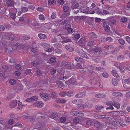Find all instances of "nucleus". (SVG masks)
<instances>
[{
    "label": "nucleus",
    "instance_id": "1",
    "mask_svg": "<svg viewBox=\"0 0 130 130\" xmlns=\"http://www.w3.org/2000/svg\"><path fill=\"white\" fill-rule=\"evenodd\" d=\"M76 52L79 56L84 58L89 59L91 57L90 54L86 53L82 49L77 48Z\"/></svg>",
    "mask_w": 130,
    "mask_h": 130
},
{
    "label": "nucleus",
    "instance_id": "2",
    "mask_svg": "<svg viewBox=\"0 0 130 130\" xmlns=\"http://www.w3.org/2000/svg\"><path fill=\"white\" fill-rule=\"evenodd\" d=\"M81 124L86 127H89L91 124V121L88 119L82 120Z\"/></svg>",
    "mask_w": 130,
    "mask_h": 130
},
{
    "label": "nucleus",
    "instance_id": "3",
    "mask_svg": "<svg viewBox=\"0 0 130 130\" xmlns=\"http://www.w3.org/2000/svg\"><path fill=\"white\" fill-rule=\"evenodd\" d=\"M34 107L37 108H41L44 105L43 102L41 101H38L35 102L33 104Z\"/></svg>",
    "mask_w": 130,
    "mask_h": 130
},
{
    "label": "nucleus",
    "instance_id": "4",
    "mask_svg": "<svg viewBox=\"0 0 130 130\" xmlns=\"http://www.w3.org/2000/svg\"><path fill=\"white\" fill-rule=\"evenodd\" d=\"M38 96H34L31 97L30 98H28L26 100V101L28 102H33L35 101L38 100Z\"/></svg>",
    "mask_w": 130,
    "mask_h": 130
},
{
    "label": "nucleus",
    "instance_id": "5",
    "mask_svg": "<svg viewBox=\"0 0 130 130\" xmlns=\"http://www.w3.org/2000/svg\"><path fill=\"white\" fill-rule=\"evenodd\" d=\"M61 64L65 67L68 69H71V64L69 62L63 61L61 62Z\"/></svg>",
    "mask_w": 130,
    "mask_h": 130
},
{
    "label": "nucleus",
    "instance_id": "6",
    "mask_svg": "<svg viewBox=\"0 0 130 130\" xmlns=\"http://www.w3.org/2000/svg\"><path fill=\"white\" fill-rule=\"evenodd\" d=\"M17 104V101L13 100L10 102L9 104V107L10 108H13L16 106Z\"/></svg>",
    "mask_w": 130,
    "mask_h": 130
},
{
    "label": "nucleus",
    "instance_id": "7",
    "mask_svg": "<svg viewBox=\"0 0 130 130\" xmlns=\"http://www.w3.org/2000/svg\"><path fill=\"white\" fill-rule=\"evenodd\" d=\"M8 36L10 40H13L16 39V35L12 33L9 32L8 34Z\"/></svg>",
    "mask_w": 130,
    "mask_h": 130
},
{
    "label": "nucleus",
    "instance_id": "8",
    "mask_svg": "<svg viewBox=\"0 0 130 130\" xmlns=\"http://www.w3.org/2000/svg\"><path fill=\"white\" fill-rule=\"evenodd\" d=\"M86 41V40L85 38L84 37H82L79 40L77 43L79 45L81 46L82 44H84L85 43Z\"/></svg>",
    "mask_w": 130,
    "mask_h": 130
},
{
    "label": "nucleus",
    "instance_id": "9",
    "mask_svg": "<svg viewBox=\"0 0 130 130\" xmlns=\"http://www.w3.org/2000/svg\"><path fill=\"white\" fill-rule=\"evenodd\" d=\"M104 108V106L101 105H96L95 106V108L96 110L101 112H102Z\"/></svg>",
    "mask_w": 130,
    "mask_h": 130
},
{
    "label": "nucleus",
    "instance_id": "10",
    "mask_svg": "<svg viewBox=\"0 0 130 130\" xmlns=\"http://www.w3.org/2000/svg\"><path fill=\"white\" fill-rule=\"evenodd\" d=\"M103 27L105 28V30L106 31H108L110 30L109 24L107 22H104L103 24Z\"/></svg>",
    "mask_w": 130,
    "mask_h": 130
},
{
    "label": "nucleus",
    "instance_id": "11",
    "mask_svg": "<svg viewBox=\"0 0 130 130\" xmlns=\"http://www.w3.org/2000/svg\"><path fill=\"white\" fill-rule=\"evenodd\" d=\"M62 39L63 40L62 42L63 43H65L69 42H71V40L68 37H61Z\"/></svg>",
    "mask_w": 130,
    "mask_h": 130
},
{
    "label": "nucleus",
    "instance_id": "12",
    "mask_svg": "<svg viewBox=\"0 0 130 130\" xmlns=\"http://www.w3.org/2000/svg\"><path fill=\"white\" fill-rule=\"evenodd\" d=\"M86 91H84L83 92H79L76 94L75 97L77 98H82L85 95Z\"/></svg>",
    "mask_w": 130,
    "mask_h": 130
},
{
    "label": "nucleus",
    "instance_id": "13",
    "mask_svg": "<svg viewBox=\"0 0 130 130\" xmlns=\"http://www.w3.org/2000/svg\"><path fill=\"white\" fill-rule=\"evenodd\" d=\"M65 48L68 51L70 52H73L74 50V48L73 46L70 45H66Z\"/></svg>",
    "mask_w": 130,
    "mask_h": 130
},
{
    "label": "nucleus",
    "instance_id": "14",
    "mask_svg": "<svg viewBox=\"0 0 130 130\" xmlns=\"http://www.w3.org/2000/svg\"><path fill=\"white\" fill-rule=\"evenodd\" d=\"M79 10L82 12L85 13L86 14H88L89 12L87 11V8L85 7H81L79 8Z\"/></svg>",
    "mask_w": 130,
    "mask_h": 130
},
{
    "label": "nucleus",
    "instance_id": "15",
    "mask_svg": "<svg viewBox=\"0 0 130 130\" xmlns=\"http://www.w3.org/2000/svg\"><path fill=\"white\" fill-rule=\"evenodd\" d=\"M36 75L38 77L40 76L43 74V72L38 68H36Z\"/></svg>",
    "mask_w": 130,
    "mask_h": 130
},
{
    "label": "nucleus",
    "instance_id": "16",
    "mask_svg": "<svg viewBox=\"0 0 130 130\" xmlns=\"http://www.w3.org/2000/svg\"><path fill=\"white\" fill-rule=\"evenodd\" d=\"M23 86L22 85L17 86L15 88V90L17 92H19L21 91L23 89Z\"/></svg>",
    "mask_w": 130,
    "mask_h": 130
},
{
    "label": "nucleus",
    "instance_id": "17",
    "mask_svg": "<svg viewBox=\"0 0 130 130\" xmlns=\"http://www.w3.org/2000/svg\"><path fill=\"white\" fill-rule=\"evenodd\" d=\"M95 10V11L96 13L98 15H102L103 13L102 11L100 10V9L98 8V7H96L95 9H94Z\"/></svg>",
    "mask_w": 130,
    "mask_h": 130
},
{
    "label": "nucleus",
    "instance_id": "18",
    "mask_svg": "<svg viewBox=\"0 0 130 130\" xmlns=\"http://www.w3.org/2000/svg\"><path fill=\"white\" fill-rule=\"evenodd\" d=\"M112 95L118 97L122 96V94L120 92H114L112 93Z\"/></svg>",
    "mask_w": 130,
    "mask_h": 130
},
{
    "label": "nucleus",
    "instance_id": "19",
    "mask_svg": "<svg viewBox=\"0 0 130 130\" xmlns=\"http://www.w3.org/2000/svg\"><path fill=\"white\" fill-rule=\"evenodd\" d=\"M56 84L58 87L59 88H63L64 87V85L61 82L58 81L56 82Z\"/></svg>",
    "mask_w": 130,
    "mask_h": 130
},
{
    "label": "nucleus",
    "instance_id": "20",
    "mask_svg": "<svg viewBox=\"0 0 130 130\" xmlns=\"http://www.w3.org/2000/svg\"><path fill=\"white\" fill-rule=\"evenodd\" d=\"M75 60L78 62H81L84 61V60L82 58L79 57H76L75 58Z\"/></svg>",
    "mask_w": 130,
    "mask_h": 130
},
{
    "label": "nucleus",
    "instance_id": "21",
    "mask_svg": "<svg viewBox=\"0 0 130 130\" xmlns=\"http://www.w3.org/2000/svg\"><path fill=\"white\" fill-rule=\"evenodd\" d=\"M95 96L97 98H104L106 97V95L104 94H98Z\"/></svg>",
    "mask_w": 130,
    "mask_h": 130
},
{
    "label": "nucleus",
    "instance_id": "22",
    "mask_svg": "<svg viewBox=\"0 0 130 130\" xmlns=\"http://www.w3.org/2000/svg\"><path fill=\"white\" fill-rule=\"evenodd\" d=\"M56 101L58 103H64L66 102V101L64 99L57 98L56 99Z\"/></svg>",
    "mask_w": 130,
    "mask_h": 130
},
{
    "label": "nucleus",
    "instance_id": "23",
    "mask_svg": "<svg viewBox=\"0 0 130 130\" xmlns=\"http://www.w3.org/2000/svg\"><path fill=\"white\" fill-rule=\"evenodd\" d=\"M38 36L40 39H44L47 38V36L41 33H39L38 34Z\"/></svg>",
    "mask_w": 130,
    "mask_h": 130
},
{
    "label": "nucleus",
    "instance_id": "24",
    "mask_svg": "<svg viewBox=\"0 0 130 130\" xmlns=\"http://www.w3.org/2000/svg\"><path fill=\"white\" fill-rule=\"evenodd\" d=\"M27 18V16L25 15H24L22 17L20 18L19 20L21 22H22L23 21H26L27 20L26 19Z\"/></svg>",
    "mask_w": 130,
    "mask_h": 130
},
{
    "label": "nucleus",
    "instance_id": "25",
    "mask_svg": "<svg viewBox=\"0 0 130 130\" xmlns=\"http://www.w3.org/2000/svg\"><path fill=\"white\" fill-rule=\"evenodd\" d=\"M69 78V76L67 75H66L65 76H63L62 77H60V79L64 80L65 82L66 81L67 82L68 80V79Z\"/></svg>",
    "mask_w": 130,
    "mask_h": 130
},
{
    "label": "nucleus",
    "instance_id": "26",
    "mask_svg": "<svg viewBox=\"0 0 130 130\" xmlns=\"http://www.w3.org/2000/svg\"><path fill=\"white\" fill-rule=\"evenodd\" d=\"M89 37L91 38H95L97 37V36L93 32L90 33L88 34Z\"/></svg>",
    "mask_w": 130,
    "mask_h": 130
},
{
    "label": "nucleus",
    "instance_id": "27",
    "mask_svg": "<svg viewBox=\"0 0 130 130\" xmlns=\"http://www.w3.org/2000/svg\"><path fill=\"white\" fill-rule=\"evenodd\" d=\"M58 71L60 74L61 75L60 77H62L63 76H64V71L63 69L61 68L59 69Z\"/></svg>",
    "mask_w": 130,
    "mask_h": 130
},
{
    "label": "nucleus",
    "instance_id": "28",
    "mask_svg": "<svg viewBox=\"0 0 130 130\" xmlns=\"http://www.w3.org/2000/svg\"><path fill=\"white\" fill-rule=\"evenodd\" d=\"M104 116L102 120L105 123L106 122H108V121H109L111 119L110 118L104 116Z\"/></svg>",
    "mask_w": 130,
    "mask_h": 130
},
{
    "label": "nucleus",
    "instance_id": "29",
    "mask_svg": "<svg viewBox=\"0 0 130 130\" xmlns=\"http://www.w3.org/2000/svg\"><path fill=\"white\" fill-rule=\"evenodd\" d=\"M79 4L77 3H74L72 4L71 8L72 9L77 8L79 7Z\"/></svg>",
    "mask_w": 130,
    "mask_h": 130
},
{
    "label": "nucleus",
    "instance_id": "30",
    "mask_svg": "<svg viewBox=\"0 0 130 130\" xmlns=\"http://www.w3.org/2000/svg\"><path fill=\"white\" fill-rule=\"evenodd\" d=\"M56 59L54 57H52L50 58L49 59L50 63H52L56 62Z\"/></svg>",
    "mask_w": 130,
    "mask_h": 130
},
{
    "label": "nucleus",
    "instance_id": "31",
    "mask_svg": "<svg viewBox=\"0 0 130 130\" xmlns=\"http://www.w3.org/2000/svg\"><path fill=\"white\" fill-rule=\"evenodd\" d=\"M104 48L108 50H111L114 48V46L112 45H105Z\"/></svg>",
    "mask_w": 130,
    "mask_h": 130
},
{
    "label": "nucleus",
    "instance_id": "32",
    "mask_svg": "<svg viewBox=\"0 0 130 130\" xmlns=\"http://www.w3.org/2000/svg\"><path fill=\"white\" fill-rule=\"evenodd\" d=\"M101 48L99 46L96 47L94 48V51L96 53L99 52L101 51Z\"/></svg>",
    "mask_w": 130,
    "mask_h": 130
},
{
    "label": "nucleus",
    "instance_id": "33",
    "mask_svg": "<svg viewBox=\"0 0 130 130\" xmlns=\"http://www.w3.org/2000/svg\"><path fill=\"white\" fill-rule=\"evenodd\" d=\"M94 125L97 128L100 127L102 126V124L99 121L95 122L94 123Z\"/></svg>",
    "mask_w": 130,
    "mask_h": 130
},
{
    "label": "nucleus",
    "instance_id": "34",
    "mask_svg": "<svg viewBox=\"0 0 130 130\" xmlns=\"http://www.w3.org/2000/svg\"><path fill=\"white\" fill-rule=\"evenodd\" d=\"M76 67L75 68L76 69H81L84 68V67H83L81 64L77 63L76 67Z\"/></svg>",
    "mask_w": 130,
    "mask_h": 130
},
{
    "label": "nucleus",
    "instance_id": "35",
    "mask_svg": "<svg viewBox=\"0 0 130 130\" xmlns=\"http://www.w3.org/2000/svg\"><path fill=\"white\" fill-rule=\"evenodd\" d=\"M79 112H77L75 111H72L70 112V114L73 116H77V114H78Z\"/></svg>",
    "mask_w": 130,
    "mask_h": 130
},
{
    "label": "nucleus",
    "instance_id": "36",
    "mask_svg": "<svg viewBox=\"0 0 130 130\" xmlns=\"http://www.w3.org/2000/svg\"><path fill=\"white\" fill-rule=\"evenodd\" d=\"M87 45L89 47H92L94 45V41L92 40L89 41L88 42Z\"/></svg>",
    "mask_w": 130,
    "mask_h": 130
},
{
    "label": "nucleus",
    "instance_id": "37",
    "mask_svg": "<svg viewBox=\"0 0 130 130\" xmlns=\"http://www.w3.org/2000/svg\"><path fill=\"white\" fill-rule=\"evenodd\" d=\"M111 73L113 76L116 77L118 76V74L116 71L115 70H112L111 71Z\"/></svg>",
    "mask_w": 130,
    "mask_h": 130
},
{
    "label": "nucleus",
    "instance_id": "38",
    "mask_svg": "<svg viewBox=\"0 0 130 130\" xmlns=\"http://www.w3.org/2000/svg\"><path fill=\"white\" fill-rule=\"evenodd\" d=\"M113 106L116 107L117 109L119 108L120 106L119 103L117 102H116L114 103H113Z\"/></svg>",
    "mask_w": 130,
    "mask_h": 130
},
{
    "label": "nucleus",
    "instance_id": "39",
    "mask_svg": "<svg viewBox=\"0 0 130 130\" xmlns=\"http://www.w3.org/2000/svg\"><path fill=\"white\" fill-rule=\"evenodd\" d=\"M66 94L67 96L70 97L73 95V92L72 91L70 90L67 92V93Z\"/></svg>",
    "mask_w": 130,
    "mask_h": 130
},
{
    "label": "nucleus",
    "instance_id": "40",
    "mask_svg": "<svg viewBox=\"0 0 130 130\" xmlns=\"http://www.w3.org/2000/svg\"><path fill=\"white\" fill-rule=\"evenodd\" d=\"M67 92L66 91H61L59 93V95L62 97L65 96Z\"/></svg>",
    "mask_w": 130,
    "mask_h": 130
},
{
    "label": "nucleus",
    "instance_id": "41",
    "mask_svg": "<svg viewBox=\"0 0 130 130\" xmlns=\"http://www.w3.org/2000/svg\"><path fill=\"white\" fill-rule=\"evenodd\" d=\"M54 47L58 48H61L62 46V45L61 44L58 43H55L54 44Z\"/></svg>",
    "mask_w": 130,
    "mask_h": 130
},
{
    "label": "nucleus",
    "instance_id": "42",
    "mask_svg": "<svg viewBox=\"0 0 130 130\" xmlns=\"http://www.w3.org/2000/svg\"><path fill=\"white\" fill-rule=\"evenodd\" d=\"M67 82H69L70 84H72L74 83L75 82V80L73 78H71L69 79Z\"/></svg>",
    "mask_w": 130,
    "mask_h": 130
},
{
    "label": "nucleus",
    "instance_id": "43",
    "mask_svg": "<svg viewBox=\"0 0 130 130\" xmlns=\"http://www.w3.org/2000/svg\"><path fill=\"white\" fill-rule=\"evenodd\" d=\"M112 84L114 86L117 85V81L116 78L112 79Z\"/></svg>",
    "mask_w": 130,
    "mask_h": 130
},
{
    "label": "nucleus",
    "instance_id": "44",
    "mask_svg": "<svg viewBox=\"0 0 130 130\" xmlns=\"http://www.w3.org/2000/svg\"><path fill=\"white\" fill-rule=\"evenodd\" d=\"M51 96L52 99H55L57 97V94L55 92H52L51 93Z\"/></svg>",
    "mask_w": 130,
    "mask_h": 130
},
{
    "label": "nucleus",
    "instance_id": "45",
    "mask_svg": "<svg viewBox=\"0 0 130 130\" xmlns=\"http://www.w3.org/2000/svg\"><path fill=\"white\" fill-rule=\"evenodd\" d=\"M69 9V7L68 6L65 5L63 8V10L64 11L66 12L68 11Z\"/></svg>",
    "mask_w": 130,
    "mask_h": 130
},
{
    "label": "nucleus",
    "instance_id": "46",
    "mask_svg": "<svg viewBox=\"0 0 130 130\" xmlns=\"http://www.w3.org/2000/svg\"><path fill=\"white\" fill-rule=\"evenodd\" d=\"M12 2L11 0H8L6 4L9 6H11L12 4Z\"/></svg>",
    "mask_w": 130,
    "mask_h": 130
},
{
    "label": "nucleus",
    "instance_id": "47",
    "mask_svg": "<svg viewBox=\"0 0 130 130\" xmlns=\"http://www.w3.org/2000/svg\"><path fill=\"white\" fill-rule=\"evenodd\" d=\"M103 76L105 78H107L109 76L108 73L106 72H104L102 74Z\"/></svg>",
    "mask_w": 130,
    "mask_h": 130
},
{
    "label": "nucleus",
    "instance_id": "48",
    "mask_svg": "<svg viewBox=\"0 0 130 130\" xmlns=\"http://www.w3.org/2000/svg\"><path fill=\"white\" fill-rule=\"evenodd\" d=\"M40 96L43 99L45 98L47 96L48 94L46 93V94L44 93H40Z\"/></svg>",
    "mask_w": 130,
    "mask_h": 130
},
{
    "label": "nucleus",
    "instance_id": "49",
    "mask_svg": "<svg viewBox=\"0 0 130 130\" xmlns=\"http://www.w3.org/2000/svg\"><path fill=\"white\" fill-rule=\"evenodd\" d=\"M14 122L13 119H10L8 121V124L10 125H12L14 123Z\"/></svg>",
    "mask_w": 130,
    "mask_h": 130
},
{
    "label": "nucleus",
    "instance_id": "50",
    "mask_svg": "<svg viewBox=\"0 0 130 130\" xmlns=\"http://www.w3.org/2000/svg\"><path fill=\"white\" fill-rule=\"evenodd\" d=\"M25 106V105H24L21 103H19L18 104V108L19 109H21L22 107H24Z\"/></svg>",
    "mask_w": 130,
    "mask_h": 130
},
{
    "label": "nucleus",
    "instance_id": "51",
    "mask_svg": "<svg viewBox=\"0 0 130 130\" xmlns=\"http://www.w3.org/2000/svg\"><path fill=\"white\" fill-rule=\"evenodd\" d=\"M56 71L55 69H52L50 70V72L51 74L54 75L56 72Z\"/></svg>",
    "mask_w": 130,
    "mask_h": 130
},
{
    "label": "nucleus",
    "instance_id": "52",
    "mask_svg": "<svg viewBox=\"0 0 130 130\" xmlns=\"http://www.w3.org/2000/svg\"><path fill=\"white\" fill-rule=\"evenodd\" d=\"M31 71L30 69H27L25 70L24 72V73L26 75L29 74L31 73Z\"/></svg>",
    "mask_w": 130,
    "mask_h": 130
},
{
    "label": "nucleus",
    "instance_id": "53",
    "mask_svg": "<svg viewBox=\"0 0 130 130\" xmlns=\"http://www.w3.org/2000/svg\"><path fill=\"white\" fill-rule=\"evenodd\" d=\"M69 33H72L74 32V30L73 29H72L71 27L70 28H69L66 29Z\"/></svg>",
    "mask_w": 130,
    "mask_h": 130
},
{
    "label": "nucleus",
    "instance_id": "54",
    "mask_svg": "<svg viewBox=\"0 0 130 130\" xmlns=\"http://www.w3.org/2000/svg\"><path fill=\"white\" fill-rule=\"evenodd\" d=\"M21 10L23 12H26L28 10V8L26 7H23L21 9Z\"/></svg>",
    "mask_w": 130,
    "mask_h": 130
},
{
    "label": "nucleus",
    "instance_id": "55",
    "mask_svg": "<svg viewBox=\"0 0 130 130\" xmlns=\"http://www.w3.org/2000/svg\"><path fill=\"white\" fill-rule=\"evenodd\" d=\"M55 52L56 53L60 54L61 53L62 50L59 48H57L54 50Z\"/></svg>",
    "mask_w": 130,
    "mask_h": 130
},
{
    "label": "nucleus",
    "instance_id": "56",
    "mask_svg": "<svg viewBox=\"0 0 130 130\" xmlns=\"http://www.w3.org/2000/svg\"><path fill=\"white\" fill-rule=\"evenodd\" d=\"M85 104L86 106L88 108H91L93 106V104L90 103H86Z\"/></svg>",
    "mask_w": 130,
    "mask_h": 130
},
{
    "label": "nucleus",
    "instance_id": "57",
    "mask_svg": "<svg viewBox=\"0 0 130 130\" xmlns=\"http://www.w3.org/2000/svg\"><path fill=\"white\" fill-rule=\"evenodd\" d=\"M119 51V49L118 48H116L114 51L112 52V53L113 55L116 54Z\"/></svg>",
    "mask_w": 130,
    "mask_h": 130
},
{
    "label": "nucleus",
    "instance_id": "58",
    "mask_svg": "<svg viewBox=\"0 0 130 130\" xmlns=\"http://www.w3.org/2000/svg\"><path fill=\"white\" fill-rule=\"evenodd\" d=\"M2 68L4 70L6 71L8 69L9 67L7 66L3 65L2 67Z\"/></svg>",
    "mask_w": 130,
    "mask_h": 130
},
{
    "label": "nucleus",
    "instance_id": "59",
    "mask_svg": "<svg viewBox=\"0 0 130 130\" xmlns=\"http://www.w3.org/2000/svg\"><path fill=\"white\" fill-rule=\"evenodd\" d=\"M52 116L53 118H56L58 116L57 113L56 112H54L52 113Z\"/></svg>",
    "mask_w": 130,
    "mask_h": 130
},
{
    "label": "nucleus",
    "instance_id": "60",
    "mask_svg": "<svg viewBox=\"0 0 130 130\" xmlns=\"http://www.w3.org/2000/svg\"><path fill=\"white\" fill-rule=\"evenodd\" d=\"M120 44L123 45L125 44V42L122 39H120L118 40Z\"/></svg>",
    "mask_w": 130,
    "mask_h": 130
},
{
    "label": "nucleus",
    "instance_id": "61",
    "mask_svg": "<svg viewBox=\"0 0 130 130\" xmlns=\"http://www.w3.org/2000/svg\"><path fill=\"white\" fill-rule=\"evenodd\" d=\"M9 83L10 84L13 85L15 84L16 83L14 79H11L9 81Z\"/></svg>",
    "mask_w": 130,
    "mask_h": 130
},
{
    "label": "nucleus",
    "instance_id": "62",
    "mask_svg": "<svg viewBox=\"0 0 130 130\" xmlns=\"http://www.w3.org/2000/svg\"><path fill=\"white\" fill-rule=\"evenodd\" d=\"M79 119L77 118H75L73 120L74 123L77 124L79 122Z\"/></svg>",
    "mask_w": 130,
    "mask_h": 130
},
{
    "label": "nucleus",
    "instance_id": "63",
    "mask_svg": "<svg viewBox=\"0 0 130 130\" xmlns=\"http://www.w3.org/2000/svg\"><path fill=\"white\" fill-rule=\"evenodd\" d=\"M102 15H107L109 13V12L106 10H103L102 11Z\"/></svg>",
    "mask_w": 130,
    "mask_h": 130
},
{
    "label": "nucleus",
    "instance_id": "64",
    "mask_svg": "<svg viewBox=\"0 0 130 130\" xmlns=\"http://www.w3.org/2000/svg\"><path fill=\"white\" fill-rule=\"evenodd\" d=\"M125 39L128 43L130 44V37L129 36H126L125 37Z\"/></svg>",
    "mask_w": 130,
    "mask_h": 130
}]
</instances>
